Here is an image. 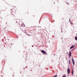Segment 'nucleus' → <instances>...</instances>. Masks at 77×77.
<instances>
[{"instance_id": "1", "label": "nucleus", "mask_w": 77, "mask_h": 77, "mask_svg": "<svg viewBox=\"0 0 77 77\" xmlns=\"http://www.w3.org/2000/svg\"><path fill=\"white\" fill-rule=\"evenodd\" d=\"M72 60L73 63V65H75V62H74V60L73 59V58L72 57Z\"/></svg>"}, {"instance_id": "2", "label": "nucleus", "mask_w": 77, "mask_h": 77, "mask_svg": "<svg viewBox=\"0 0 77 77\" xmlns=\"http://www.w3.org/2000/svg\"><path fill=\"white\" fill-rule=\"evenodd\" d=\"M67 71V73L68 74H69L70 72V69H69V68H68Z\"/></svg>"}, {"instance_id": "3", "label": "nucleus", "mask_w": 77, "mask_h": 77, "mask_svg": "<svg viewBox=\"0 0 77 77\" xmlns=\"http://www.w3.org/2000/svg\"><path fill=\"white\" fill-rule=\"evenodd\" d=\"M69 58H70V57H71V52H69Z\"/></svg>"}, {"instance_id": "4", "label": "nucleus", "mask_w": 77, "mask_h": 77, "mask_svg": "<svg viewBox=\"0 0 77 77\" xmlns=\"http://www.w3.org/2000/svg\"><path fill=\"white\" fill-rule=\"evenodd\" d=\"M41 51L42 53H43V54H46V52H45V51L44 50H42Z\"/></svg>"}, {"instance_id": "5", "label": "nucleus", "mask_w": 77, "mask_h": 77, "mask_svg": "<svg viewBox=\"0 0 77 77\" xmlns=\"http://www.w3.org/2000/svg\"><path fill=\"white\" fill-rule=\"evenodd\" d=\"M74 46H75V45L72 46L71 47H70V49H72V48H73V47H74Z\"/></svg>"}, {"instance_id": "6", "label": "nucleus", "mask_w": 77, "mask_h": 77, "mask_svg": "<svg viewBox=\"0 0 77 77\" xmlns=\"http://www.w3.org/2000/svg\"><path fill=\"white\" fill-rule=\"evenodd\" d=\"M21 26L22 27H24V24H22L21 25Z\"/></svg>"}, {"instance_id": "7", "label": "nucleus", "mask_w": 77, "mask_h": 77, "mask_svg": "<svg viewBox=\"0 0 77 77\" xmlns=\"http://www.w3.org/2000/svg\"><path fill=\"white\" fill-rule=\"evenodd\" d=\"M74 74V71H73V70L72 71V75H73Z\"/></svg>"}, {"instance_id": "8", "label": "nucleus", "mask_w": 77, "mask_h": 77, "mask_svg": "<svg viewBox=\"0 0 77 77\" xmlns=\"http://www.w3.org/2000/svg\"><path fill=\"white\" fill-rule=\"evenodd\" d=\"M75 40H76L77 41V37H75Z\"/></svg>"}, {"instance_id": "9", "label": "nucleus", "mask_w": 77, "mask_h": 77, "mask_svg": "<svg viewBox=\"0 0 77 77\" xmlns=\"http://www.w3.org/2000/svg\"><path fill=\"white\" fill-rule=\"evenodd\" d=\"M71 62L70 60H69V64H70V62Z\"/></svg>"}, {"instance_id": "10", "label": "nucleus", "mask_w": 77, "mask_h": 77, "mask_svg": "<svg viewBox=\"0 0 77 77\" xmlns=\"http://www.w3.org/2000/svg\"><path fill=\"white\" fill-rule=\"evenodd\" d=\"M53 77H57V75H55Z\"/></svg>"}, {"instance_id": "11", "label": "nucleus", "mask_w": 77, "mask_h": 77, "mask_svg": "<svg viewBox=\"0 0 77 77\" xmlns=\"http://www.w3.org/2000/svg\"><path fill=\"white\" fill-rule=\"evenodd\" d=\"M27 35H28V36H30V35H29L28 34H27Z\"/></svg>"}, {"instance_id": "12", "label": "nucleus", "mask_w": 77, "mask_h": 77, "mask_svg": "<svg viewBox=\"0 0 77 77\" xmlns=\"http://www.w3.org/2000/svg\"><path fill=\"white\" fill-rule=\"evenodd\" d=\"M70 19H69V22H71V21H70Z\"/></svg>"}, {"instance_id": "13", "label": "nucleus", "mask_w": 77, "mask_h": 77, "mask_svg": "<svg viewBox=\"0 0 77 77\" xmlns=\"http://www.w3.org/2000/svg\"><path fill=\"white\" fill-rule=\"evenodd\" d=\"M66 4H67V5H69V3H66Z\"/></svg>"}, {"instance_id": "14", "label": "nucleus", "mask_w": 77, "mask_h": 77, "mask_svg": "<svg viewBox=\"0 0 77 77\" xmlns=\"http://www.w3.org/2000/svg\"><path fill=\"white\" fill-rule=\"evenodd\" d=\"M70 24H72V22H70Z\"/></svg>"}, {"instance_id": "15", "label": "nucleus", "mask_w": 77, "mask_h": 77, "mask_svg": "<svg viewBox=\"0 0 77 77\" xmlns=\"http://www.w3.org/2000/svg\"><path fill=\"white\" fill-rule=\"evenodd\" d=\"M17 23V22H16V23Z\"/></svg>"}]
</instances>
